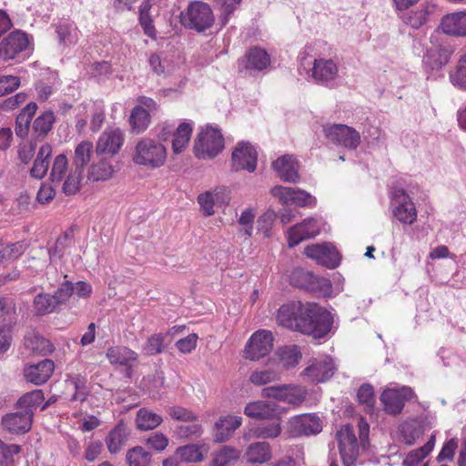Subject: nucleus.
I'll use <instances>...</instances> for the list:
<instances>
[{
	"mask_svg": "<svg viewBox=\"0 0 466 466\" xmlns=\"http://www.w3.org/2000/svg\"><path fill=\"white\" fill-rule=\"evenodd\" d=\"M277 321L282 327L321 339L331 330L333 317L317 303L289 301L279 309Z\"/></svg>",
	"mask_w": 466,
	"mask_h": 466,
	"instance_id": "f257e3e1",
	"label": "nucleus"
},
{
	"mask_svg": "<svg viewBox=\"0 0 466 466\" xmlns=\"http://www.w3.org/2000/svg\"><path fill=\"white\" fill-rule=\"evenodd\" d=\"M359 440L351 425L346 424L337 432L339 453L345 466H353L359 457L360 446L366 449L369 444L370 425L360 418L358 421Z\"/></svg>",
	"mask_w": 466,
	"mask_h": 466,
	"instance_id": "f03ea898",
	"label": "nucleus"
},
{
	"mask_svg": "<svg viewBox=\"0 0 466 466\" xmlns=\"http://www.w3.org/2000/svg\"><path fill=\"white\" fill-rule=\"evenodd\" d=\"M466 36V31H436L431 35V42H440L428 50L424 56V63L431 70L441 69L447 65L454 52V45L451 42V37Z\"/></svg>",
	"mask_w": 466,
	"mask_h": 466,
	"instance_id": "7ed1b4c3",
	"label": "nucleus"
},
{
	"mask_svg": "<svg viewBox=\"0 0 466 466\" xmlns=\"http://www.w3.org/2000/svg\"><path fill=\"white\" fill-rule=\"evenodd\" d=\"M92 149L93 144L86 140L82 141L76 147L72 168L69 171L67 178L62 185V191L66 195H74L79 191L83 172L90 161Z\"/></svg>",
	"mask_w": 466,
	"mask_h": 466,
	"instance_id": "20e7f679",
	"label": "nucleus"
},
{
	"mask_svg": "<svg viewBox=\"0 0 466 466\" xmlns=\"http://www.w3.org/2000/svg\"><path fill=\"white\" fill-rule=\"evenodd\" d=\"M132 159L136 165L158 168L166 163L167 148L159 141L144 137L136 144Z\"/></svg>",
	"mask_w": 466,
	"mask_h": 466,
	"instance_id": "39448f33",
	"label": "nucleus"
},
{
	"mask_svg": "<svg viewBox=\"0 0 466 466\" xmlns=\"http://www.w3.org/2000/svg\"><path fill=\"white\" fill-rule=\"evenodd\" d=\"M224 148V138L219 129L207 127L195 142L194 150L198 158H213Z\"/></svg>",
	"mask_w": 466,
	"mask_h": 466,
	"instance_id": "423d86ee",
	"label": "nucleus"
},
{
	"mask_svg": "<svg viewBox=\"0 0 466 466\" xmlns=\"http://www.w3.org/2000/svg\"><path fill=\"white\" fill-rule=\"evenodd\" d=\"M32 49L31 36L24 31H12L0 42V61L15 59L20 53Z\"/></svg>",
	"mask_w": 466,
	"mask_h": 466,
	"instance_id": "0eeeda50",
	"label": "nucleus"
},
{
	"mask_svg": "<svg viewBox=\"0 0 466 466\" xmlns=\"http://www.w3.org/2000/svg\"><path fill=\"white\" fill-rule=\"evenodd\" d=\"M212 11L208 4L195 2L189 5L187 14H181V23L189 29H208L213 24Z\"/></svg>",
	"mask_w": 466,
	"mask_h": 466,
	"instance_id": "6e6552de",
	"label": "nucleus"
},
{
	"mask_svg": "<svg viewBox=\"0 0 466 466\" xmlns=\"http://www.w3.org/2000/svg\"><path fill=\"white\" fill-rule=\"evenodd\" d=\"M323 132L327 139L335 145L349 149H356L360 144V136L353 127L346 125L334 124L325 126Z\"/></svg>",
	"mask_w": 466,
	"mask_h": 466,
	"instance_id": "1a4fd4ad",
	"label": "nucleus"
},
{
	"mask_svg": "<svg viewBox=\"0 0 466 466\" xmlns=\"http://www.w3.org/2000/svg\"><path fill=\"white\" fill-rule=\"evenodd\" d=\"M272 348V333L265 329L256 331L246 344V358L250 360H258L268 355L271 351Z\"/></svg>",
	"mask_w": 466,
	"mask_h": 466,
	"instance_id": "9d476101",
	"label": "nucleus"
},
{
	"mask_svg": "<svg viewBox=\"0 0 466 466\" xmlns=\"http://www.w3.org/2000/svg\"><path fill=\"white\" fill-rule=\"evenodd\" d=\"M304 254L329 268H337L340 262L339 251L335 247L328 243L307 246Z\"/></svg>",
	"mask_w": 466,
	"mask_h": 466,
	"instance_id": "9b49d317",
	"label": "nucleus"
},
{
	"mask_svg": "<svg viewBox=\"0 0 466 466\" xmlns=\"http://www.w3.org/2000/svg\"><path fill=\"white\" fill-rule=\"evenodd\" d=\"M291 283L302 289L319 291L322 295H327L331 291V283L328 279L300 269L293 271Z\"/></svg>",
	"mask_w": 466,
	"mask_h": 466,
	"instance_id": "f8f14e48",
	"label": "nucleus"
},
{
	"mask_svg": "<svg viewBox=\"0 0 466 466\" xmlns=\"http://www.w3.org/2000/svg\"><path fill=\"white\" fill-rule=\"evenodd\" d=\"M257 151L247 142H240L232 152V168L235 171L254 172L257 167Z\"/></svg>",
	"mask_w": 466,
	"mask_h": 466,
	"instance_id": "ddd939ff",
	"label": "nucleus"
},
{
	"mask_svg": "<svg viewBox=\"0 0 466 466\" xmlns=\"http://www.w3.org/2000/svg\"><path fill=\"white\" fill-rule=\"evenodd\" d=\"M412 395L413 392L411 389L408 387L389 389L382 392L380 400L389 414L396 415L401 412L405 401L410 400Z\"/></svg>",
	"mask_w": 466,
	"mask_h": 466,
	"instance_id": "4468645a",
	"label": "nucleus"
},
{
	"mask_svg": "<svg viewBox=\"0 0 466 466\" xmlns=\"http://www.w3.org/2000/svg\"><path fill=\"white\" fill-rule=\"evenodd\" d=\"M319 231V225L315 218H306L288 230L289 247L293 248L304 240L315 238Z\"/></svg>",
	"mask_w": 466,
	"mask_h": 466,
	"instance_id": "2eb2a0df",
	"label": "nucleus"
},
{
	"mask_svg": "<svg viewBox=\"0 0 466 466\" xmlns=\"http://www.w3.org/2000/svg\"><path fill=\"white\" fill-rule=\"evenodd\" d=\"M270 57L267 51L260 47L250 48L245 56L238 60V70L260 72L270 66Z\"/></svg>",
	"mask_w": 466,
	"mask_h": 466,
	"instance_id": "dca6fc26",
	"label": "nucleus"
},
{
	"mask_svg": "<svg viewBox=\"0 0 466 466\" xmlns=\"http://www.w3.org/2000/svg\"><path fill=\"white\" fill-rule=\"evenodd\" d=\"M335 370L333 360L329 357L314 360L304 370L303 376L310 382L319 383L330 379Z\"/></svg>",
	"mask_w": 466,
	"mask_h": 466,
	"instance_id": "f3484780",
	"label": "nucleus"
},
{
	"mask_svg": "<svg viewBox=\"0 0 466 466\" xmlns=\"http://www.w3.org/2000/svg\"><path fill=\"white\" fill-rule=\"evenodd\" d=\"M289 426L294 436L315 435L322 431L319 417L310 413L295 416L290 420Z\"/></svg>",
	"mask_w": 466,
	"mask_h": 466,
	"instance_id": "a211bd4d",
	"label": "nucleus"
},
{
	"mask_svg": "<svg viewBox=\"0 0 466 466\" xmlns=\"http://www.w3.org/2000/svg\"><path fill=\"white\" fill-rule=\"evenodd\" d=\"M395 207L393 216L401 223L412 224L417 218V211L410 198L403 189H398L394 193Z\"/></svg>",
	"mask_w": 466,
	"mask_h": 466,
	"instance_id": "6ab92c4d",
	"label": "nucleus"
},
{
	"mask_svg": "<svg viewBox=\"0 0 466 466\" xmlns=\"http://www.w3.org/2000/svg\"><path fill=\"white\" fill-rule=\"evenodd\" d=\"M124 143V134L119 128H106L99 137L96 153L97 155H116Z\"/></svg>",
	"mask_w": 466,
	"mask_h": 466,
	"instance_id": "aec40b11",
	"label": "nucleus"
},
{
	"mask_svg": "<svg viewBox=\"0 0 466 466\" xmlns=\"http://www.w3.org/2000/svg\"><path fill=\"white\" fill-rule=\"evenodd\" d=\"M54 370V361L45 359L36 364L26 366L24 370V375L27 381L35 385H41L51 378Z\"/></svg>",
	"mask_w": 466,
	"mask_h": 466,
	"instance_id": "412c9836",
	"label": "nucleus"
},
{
	"mask_svg": "<svg viewBox=\"0 0 466 466\" xmlns=\"http://www.w3.org/2000/svg\"><path fill=\"white\" fill-rule=\"evenodd\" d=\"M272 167L281 180L296 183L299 181V163L293 155H284L272 163Z\"/></svg>",
	"mask_w": 466,
	"mask_h": 466,
	"instance_id": "4be33fe9",
	"label": "nucleus"
},
{
	"mask_svg": "<svg viewBox=\"0 0 466 466\" xmlns=\"http://www.w3.org/2000/svg\"><path fill=\"white\" fill-rule=\"evenodd\" d=\"M32 420L30 413L16 411L2 418V427L11 434H24L30 431Z\"/></svg>",
	"mask_w": 466,
	"mask_h": 466,
	"instance_id": "5701e85b",
	"label": "nucleus"
},
{
	"mask_svg": "<svg viewBox=\"0 0 466 466\" xmlns=\"http://www.w3.org/2000/svg\"><path fill=\"white\" fill-rule=\"evenodd\" d=\"M271 458V447L267 441L252 442L244 452V459L249 465L263 464L269 461Z\"/></svg>",
	"mask_w": 466,
	"mask_h": 466,
	"instance_id": "b1692460",
	"label": "nucleus"
},
{
	"mask_svg": "<svg viewBox=\"0 0 466 466\" xmlns=\"http://www.w3.org/2000/svg\"><path fill=\"white\" fill-rule=\"evenodd\" d=\"M241 423L242 419L238 416L221 417L214 425L213 436L215 441L224 442L228 441Z\"/></svg>",
	"mask_w": 466,
	"mask_h": 466,
	"instance_id": "393cba45",
	"label": "nucleus"
},
{
	"mask_svg": "<svg viewBox=\"0 0 466 466\" xmlns=\"http://www.w3.org/2000/svg\"><path fill=\"white\" fill-rule=\"evenodd\" d=\"M244 413L257 420H271L277 415V405L265 400L252 401L247 404Z\"/></svg>",
	"mask_w": 466,
	"mask_h": 466,
	"instance_id": "a878e982",
	"label": "nucleus"
},
{
	"mask_svg": "<svg viewBox=\"0 0 466 466\" xmlns=\"http://www.w3.org/2000/svg\"><path fill=\"white\" fill-rule=\"evenodd\" d=\"M53 148L48 143L42 145L37 152L33 167L30 169V176L36 179H42L47 173L52 157Z\"/></svg>",
	"mask_w": 466,
	"mask_h": 466,
	"instance_id": "bb28decb",
	"label": "nucleus"
},
{
	"mask_svg": "<svg viewBox=\"0 0 466 466\" xmlns=\"http://www.w3.org/2000/svg\"><path fill=\"white\" fill-rule=\"evenodd\" d=\"M280 376L279 367H276L273 361L269 360L265 369L252 371L248 380L255 386H264L279 380Z\"/></svg>",
	"mask_w": 466,
	"mask_h": 466,
	"instance_id": "cd10ccee",
	"label": "nucleus"
},
{
	"mask_svg": "<svg viewBox=\"0 0 466 466\" xmlns=\"http://www.w3.org/2000/svg\"><path fill=\"white\" fill-rule=\"evenodd\" d=\"M24 346L34 355H47L54 351L53 344L43 336L32 332L27 334L24 339Z\"/></svg>",
	"mask_w": 466,
	"mask_h": 466,
	"instance_id": "c85d7f7f",
	"label": "nucleus"
},
{
	"mask_svg": "<svg viewBox=\"0 0 466 466\" xmlns=\"http://www.w3.org/2000/svg\"><path fill=\"white\" fill-rule=\"evenodd\" d=\"M129 431L126 425L121 421L113 430H111L106 439V444L110 453H117L125 445Z\"/></svg>",
	"mask_w": 466,
	"mask_h": 466,
	"instance_id": "c756f323",
	"label": "nucleus"
},
{
	"mask_svg": "<svg viewBox=\"0 0 466 466\" xmlns=\"http://www.w3.org/2000/svg\"><path fill=\"white\" fill-rule=\"evenodd\" d=\"M338 74V66L336 63L331 60L326 59H316L314 61V66L312 69V76L317 81H329L333 78Z\"/></svg>",
	"mask_w": 466,
	"mask_h": 466,
	"instance_id": "7c9ffc66",
	"label": "nucleus"
},
{
	"mask_svg": "<svg viewBox=\"0 0 466 466\" xmlns=\"http://www.w3.org/2000/svg\"><path fill=\"white\" fill-rule=\"evenodd\" d=\"M37 110L35 102L28 103L16 117L15 131L17 137L24 138L28 135L31 119Z\"/></svg>",
	"mask_w": 466,
	"mask_h": 466,
	"instance_id": "2f4dec72",
	"label": "nucleus"
},
{
	"mask_svg": "<svg viewBox=\"0 0 466 466\" xmlns=\"http://www.w3.org/2000/svg\"><path fill=\"white\" fill-rule=\"evenodd\" d=\"M56 299L49 293L40 292L32 302V311L35 316H46L57 309Z\"/></svg>",
	"mask_w": 466,
	"mask_h": 466,
	"instance_id": "473e14b6",
	"label": "nucleus"
},
{
	"mask_svg": "<svg viewBox=\"0 0 466 466\" xmlns=\"http://www.w3.org/2000/svg\"><path fill=\"white\" fill-rule=\"evenodd\" d=\"M300 358L301 354L299 350V348L293 345L280 349L279 351L278 359L271 360L276 367H279L280 373H282L285 369L298 364Z\"/></svg>",
	"mask_w": 466,
	"mask_h": 466,
	"instance_id": "72a5a7b5",
	"label": "nucleus"
},
{
	"mask_svg": "<svg viewBox=\"0 0 466 466\" xmlns=\"http://www.w3.org/2000/svg\"><path fill=\"white\" fill-rule=\"evenodd\" d=\"M106 358L111 364L127 366L137 359V354L127 347H113L108 349Z\"/></svg>",
	"mask_w": 466,
	"mask_h": 466,
	"instance_id": "f704fd0d",
	"label": "nucleus"
},
{
	"mask_svg": "<svg viewBox=\"0 0 466 466\" xmlns=\"http://www.w3.org/2000/svg\"><path fill=\"white\" fill-rule=\"evenodd\" d=\"M129 123L133 133L140 134L144 132L150 123L148 111L141 106H135L131 111Z\"/></svg>",
	"mask_w": 466,
	"mask_h": 466,
	"instance_id": "c9c22d12",
	"label": "nucleus"
},
{
	"mask_svg": "<svg viewBox=\"0 0 466 466\" xmlns=\"http://www.w3.org/2000/svg\"><path fill=\"white\" fill-rule=\"evenodd\" d=\"M68 160L66 155L59 154L55 157L50 172V180L54 186L65 182L69 174Z\"/></svg>",
	"mask_w": 466,
	"mask_h": 466,
	"instance_id": "e433bc0d",
	"label": "nucleus"
},
{
	"mask_svg": "<svg viewBox=\"0 0 466 466\" xmlns=\"http://www.w3.org/2000/svg\"><path fill=\"white\" fill-rule=\"evenodd\" d=\"M241 451L229 445L223 446L214 454L212 466H229L238 461Z\"/></svg>",
	"mask_w": 466,
	"mask_h": 466,
	"instance_id": "4c0bfd02",
	"label": "nucleus"
},
{
	"mask_svg": "<svg viewBox=\"0 0 466 466\" xmlns=\"http://www.w3.org/2000/svg\"><path fill=\"white\" fill-rule=\"evenodd\" d=\"M44 393L41 390H35L23 395L17 401V407L23 410L22 412L30 413L33 419L34 410L43 402Z\"/></svg>",
	"mask_w": 466,
	"mask_h": 466,
	"instance_id": "58836bf2",
	"label": "nucleus"
},
{
	"mask_svg": "<svg viewBox=\"0 0 466 466\" xmlns=\"http://www.w3.org/2000/svg\"><path fill=\"white\" fill-rule=\"evenodd\" d=\"M192 134V127L188 123L180 124L174 133L172 150L175 154H180L187 146Z\"/></svg>",
	"mask_w": 466,
	"mask_h": 466,
	"instance_id": "ea45409f",
	"label": "nucleus"
},
{
	"mask_svg": "<svg viewBox=\"0 0 466 466\" xmlns=\"http://www.w3.org/2000/svg\"><path fill=\"white\" fill-rule=\"evenodd\" d=\"M116 172L115 167L106 159L93 164L88 173V178L93 181L107 180L111 178Z\"/></svg>",
	"mask_w": 466,
	"mask_h": 466,
	"instance_id": "a19ab883",
	"label": "nucleus"
},
{
	"mask_svg": "<svg viewBox=\"0 0 466 466\" xmlns=\"http://www.w3.org/2000/svg\"><path fill=\"white\" fill-rule=\"evenodd\" d=\"M160 415L147 409H140L136 416V425L141 431H149L157 428L161 422Z\"/></svg>",
	"mask_w": 466,
	"mask_h": 466,
	"instance_id": "79ce46f5",
	"label": "nucleus"
},
{
	"mask_svg": "<svg viewBox=\"0 0 466 466\" xmlns=\"http://www.w3.org/2000/svg\"><path fill=\"white\" fill-rule=\"evenodd\" d=\"M282 431L281 425L278 421L269 424H262L251 429L248 436L254 439H274L280 435Z\"/></svg>",
	"mask_w": 466,
	"mask_h": 466,
	"instance_id": "37998d69",
	"label": "nucleus"
},
{
	"mask_svg": "<svg viewBox=\"0 0 466 466\" xmlns=\"http://www.w3.org/2000/svg\"><path fill=\"white\" fill-rule=\"evenodd\" d=\"M202 449L207 451L205 445H185L177 449L176 455L185 462H198L204 460Z\"/></svg>",
	"mask_w": 466,
	"mask_h": 466,
	"instance_id": "c03bdc74",
	"label": "nucleus"
},
{
	"mask_svg": "<svg viewBox=\"0 0 466 466\" xmlns=\"http://www.w3.org/2000/svg\"><path fill=\"white\" fill-rule=\"evenodd\" d=\"M424 432L423 426L419 420H410L401 427V434L406 444L412 445L422 436Z\"/></svg>",
	"mask_w": 466,
	"mask_h": 466,
	"instance_id": "a18cd8bd",
	"label": "nucleus"
},
{
	"mask_svg": "<svg viewBox=\"0 0 466 466\" xmlns=\"http://www.w3.org/2000/svg\"><path fill=\"white\" fill-rule=\"evenodd\" d=\"M169 332L170 331H168L166 334L156 333V334H153L152 336H150L147 339L145 345L143 346V350L145 351V353L148 356H153V355H157V354L162 353L167 347L165 340L168 337Z\"/></svg>",
	"mask_w": 466,
	"mask_h": 466,
	"instance_id": "49530a36",
	"label": "nucleus"
},
{
	"mask_svg": "<svg viewBox=\"0 0 466 466\" xmlns=\"http://www.w3.org/2000/svg\"><path fill=\"white\" fill-rule=\"evenodd\" d=\"M126 460L129 466H148L151 454L143 447L137 446L127 451Z\"/></svg>",
	"mask_w": 466,
	"mask_h": 466,
	"instance_id": "de8ad7c7",
	"label": "nucleus"
},
{
	"mask_svg": "<svg viewBox=\"0 0 466 466\" xmlns=\"http://www.w3.org/2000/svg\"><path fill=\"white\" fill-rule=\"evenodd\" d=\"M55 116L52 111H46L35 118L33 123V132L37 137H46L52 129Z\"/></svg>",
	"mask_w": 466,
	"mask_h": 466,
	"instance_id": "09e8293b",
	"label": "nucleus"
},
{
	"mask_svg": "<svg viewBox=\"0 0 466 466\" xmlns=\"http://www.w3.org/2000/svg\"><path fill=\"white\" fill-rule=\"evenodd\" d=\"M157 15V10L153 8L149 0L143 1L139 7V25L143 29H155L154 19Z\"/></svg>",
	"mask_w": 466,
	"mask_h": 466,
	"instance_id": "8fccbe9b",
	"label": "nucleus"
},
{
	"mask_svg": "<svg viewBox=\"0 0 466 466\" xmlns=\"http://www.w3.org/2000/svg\"><path fill=\"white\" fill-rule=\"evenodd\" d=\"M287 390H284L281 401L287 402L294 406L301 405L307 398V390L305 388L286 384Z\"/></svg>",
	"mask_w": 466,
	"mask_h": 466,
	"instance_id": "3c124183",
	"label": "nucleus"
},
{
	"mask_svg": "<svg viewBox=\"0 0 466 466\" xmlns=\"http://www.w3.org/2000/svg\"><path fill=\"white\" fill-rule=\"evenodd\" d=\"M203 428L200 424L179 425L175 430L177 438L183 440H195L203 434Z\"/></svg>",
	"mask_w": 466,
	"mask_h": 466,
	"instance_id": "603ef678",
	"label": "nucleus"
},
{
	"mask_svg": "<svg viewBox=\"0 0 466 466\" xmlns=\"http://www.w3.org/2000/svg\"><path fill=\"white\" fill-rule=\"evenodd\" d=\"M276 218L277 215L273 210H268L258 218V230L261 232L265 238L270 236V230Z\"/></svg>",
	"mask_w": 466,
	"mask_h": 466,
	"instance_id": "864d4df0",
	"label": "nucleus"
},
{
	"mask_svg": "<svg viewBox=\"0 0 466 466\" xmlns=\"http://www.w3.org/2000/svg\"><path fill=\"white\" fill-rule=\"evenodd\" d=\"M218 193L215 195L210 191H206L198 197V202L200 209L205 216H212L214 214V203Z\"/></svg>",
	"mask_w": 466,
	"mask_h": 466,
	"instance_id": "5fc2aeb1",
	"label": "nucleus"
},
{
	"mask_svg": "<svg viewBox=\"0 0 466 466\" xmlns=\"http://www.w3.org/2000/svg\"><path fill=\"white\" fill-rule=\"evenodd\" d=\"M255 216L254 210L249 208L242 211L238 218V224L241 226V231H243L248 237L252 235Z\"/></svg>",
	"mask_w": 466,
	"mask_h": 466,
	"instance_id": "6e6d98bb",
	"label": "nucleus"
},
{
	"mask_svg": "<svg viewBox=\"0 0 466 466\" xmlns=\"http://www.w3.org/2000/svg\"><path fill=\"white\" fill-rule=\"evenodd\" d=\"M74 292V285L71 281H64L57 290L52 295L56 301L57 307L65 304Z\"/></svg>",
	"mask_w": 466,
	"mask_h": 466,
	"instance_id": "4d7b16f0",
	"label": "nucleus"
},
{
	"mask_svg": "<svg viewBox=\"0 0 466 466\" xmlns=\"http://www.w3.org/2000/svg\"><path fill=\"white\" fill-rule=\"evenodd\" d=\"M168 414L176 420L196 421L198 420V416L194 412L180 406L170 407L168 409Z\"/></svg>",
	"mask_w": 466,
	"mask_h": 466,
	"instance_id": "13d9d810",
	"label": "nucleus"
},
{
	"mask_svg": "<svg viewBox=\"0 0 466 466\" xmlns=\"http://www.w3.org/2000/svg\"><path fill=\"white\" fill-rule=\"evenodd\" d=\"M294 189L293 187L275 186L271 188L270 192L281 204L292 205Z\"/></svg>",
	"mask_w": 466,
	"mask_h": 466,
	"instance_id": "bf43d9fd",
	"label": "nucleus"
},
{
	"mask_svg": "<svg viewBox=\"0 0 466 466\" xmlns=\"http://www.w3.org/2000/svg\"><path fill=\"white\" fill-rule=\"evenodd\" d=\"M0 253L4 260H15L24 253V247L20 243L0 245Z\"/></svg>",
	"mask_w": 466,
	"mask_h": 466,
	"instance_id": "052dcab7",
	"label": "nucleus"
},
{
	"mask_svg": "<svg viewBox=\"0 0 466 466\" xmlns=\"http://www.w3.org/2000/svg\"><path fill=\"white\" fill-rule=\"evenodd\" d=\"M453 85L466 88V58L460 59L455 73L451 75Z\"/></svg>",
	"mask_w": 466,
	"mask_h": 466,
	"instance_id": "680f3d73",
	"label": "nucleus"
},
{
	"mask_svg": "<svg viewBox=\"0 0 466 466\" xmlns=\"http://www.w3.org/2000/svg\"><path fill=\"white\" fill-rule=\"evenodd\" d=\"M20 85V79L14 76H0V96L13 92Z\"/></svg>",
	"mask_w": 466,
	"mask_h": 466,
	"instance_id": "e2e57ef3",
	"label": "nucleus"
},
{
	"mask_svg": "<svg viewBox=\"0 0 466 466\" xmlns=\"http://www.w3.org/2000/svg\"><path fill=\"white\" fill-rule=\"evenodd\" d=\"M20 451V445L6 444L0 440V465L6 463L15 454H18Z\"/></svg>",
	"mask_w": 466,
	"mask_h": 466,
	"instance_id": "0e129e2a",
	"label": "nucleus"
},
{
	"mask_svg": "<svg viewBox=\"0 0 466 466\" xmlns=\"http://www.w3.org/2000/svg\"><path fill=\"white\" fill-rule=\"evenodd\" d=\"M292 204L299 207H311L316 204V198L305 190L295 188Z\"/></svg>",
	"mask_w": 466,
	"mask_h": 466,
	"instance_id": "69168bd1",
	"label": "nucleus"
},
{
	"mask_svg": "<svg viewBox=\"0 0 466 466\" xmlns=\"http://www.w3.org/2000/svg\"><path fill=\"white\" fill-rule=\"evenodd\" d=\"M198 336L195 333L189 334L186 338L180 339L176 342V347L182 353L191 352L197 346Z\"/></svg>",
	"mask_w": 466,
	"mask_h": 466,
	"instance_id": "338daca9",
	"label": "nucleus"
},
{
	"mask_svg": "<svg viewBox=\"0 0 466 466\" xmlns=\"http://www.w3.org/2000/svg\"><path fill=\"white\" fill-rule=\"evenodd\" d=\"M358 400L360 402L371 407L374 401V390L373 387L370 384H363L358 390Z\"/></svg>",
	"mask_w": 466,
	"mask_h": 466,
	"instance_id": "774afa93",
	"label": "nucleus"
}]
</instances>
